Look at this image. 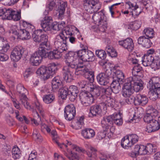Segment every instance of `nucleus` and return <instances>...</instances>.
I'll use <instances>...</instances> for the list:
<instances>
[{
	"instance_id": "27",
	"label": "nucleus",
	"mask_w": 160,
	"mask_h": 160,
	"mask_svg": "<svg viewBox=\"0 0 160 160\" xmlns=\"http://www.w3.org/2000/svg\"><path fill=\"white\" fill-rule=\"evenodd\" d=\"M148 102V98L145 95L140 94H137L135 99V105H141L144 106L146 105Z\"/></svg>"
},
{
	"instance_id": "23",
	"label": "nucleus",
	"mask_w": 160,
	"mask_h": 160,
	"mask_svg": "<svg viewBox=\"0 0 160 160\" xmlns=\"http://www.w3.org/2000/svg\"><path fill=\"white\" fill-rule=\"evenodd\" d=\"M109 77L103 73L99 74L97 76V79L98 83L101 85L107 86L109 83Z\"/></svg>"
},
{
	"instance_id": "25",
	"label": "nucleus",
	"mask_w": 160,
	"mask_h": 160,
	"mask_svg": "<svg viewBox=\"0 0 160 160\" xmlns=\"http://www.w3.org/2000/svg\"><path fill=\"white\" fill-rule=\"evenodd\" d=\"M69 100L71 101H75L79 92L78 88L75 86H70L68 88Z\"/></svg>"
},
{
	"instance_id": "4",
	"label": "nucleus",
	"mask_w": 160,
	"mask_h": 160,
	"mask_svg": "<svg viewBox=\"0 0 160 160\" xmlns=\"http://www.w3.org/2000/svg\"><path fill=\"white\" fill-rule=\"evenodd\" d=\"M57 69V65L54 63L49 64L48 67L42 66L37 71V74L40 75L44 80L52 77Z\"/></svg>"
},
{
	"instance_id": "16",
	"label": "nucleus",
	"mask_w": 160,
	"mask_h": 160,
	"mask_svg": "<svg viewBox=\"0 0 160 160\" xmlns=\"http://www.w3.org/2000/svg\"><path fill=\"white\" fill-rule=\"evenodd\" d=\"M12 33L14 35L17 37L22 40H27L30 39L31 37L29 31L26 29H20L17 30H12Z\"/></svg>"
},
{
	"instance_id": "15",
	"label": "nucleus",
	"mask_w": 160,
	"mask_h": 160,
	"mask_svg": "<svg viewBox=\"0 0 160 160\" xmlns=\"http://www.w3.org/2000/svg\"><path fill=\"white\" fill-rule=\"evenodd\" d=\"M24 51V49L22 47H16L11 52V59L14 62L18 61L22 56Z\"/></svg>"
},
{
	"instance_id": "1",
	"label": "nucleus",
	"mask_w": 160,
	"mask_h": 160,
	"mask_svg": "<svg viewBox=\"0 0 160 160\" xmlns=\"http://www.w3.org/2000/svg\"><path fill=\"white\" fill-rule=\"evenodd\" d=\"M84 6L87 12L90 13H94L92 19L95 21L100 23L103 20H105L106 18L102 12H97L101 7L99 0H85Z\"/></svg>"
},
{
	"instance_id": "30",
	"label": "nucleus",
	"mask_w": 160,
	"mask_h": 160,
	"mask_svg": "<svg viewBox=\"0 0 160 160\" xmlns=\"http://www.w3.org/2000/svg\"><path fill=\"white\" fill-rule=\"evenodd\" d=\"M66 50L57 49L51 51L48 54V58L50 59H58L62 56V53Z\"/></svg>"
},
{
	"instance_id": "3",
	"label": "nucleus",
	"mask_w": 160,
	"mask_h": 160,
	"mask_svg": "<svg viewBox=\"0 0 160 160\" xmlns=\"http://www.w3.org/2000/svg\"><path fill=\"white\" fill-rule=\"evenodd\" d=\"M68 53L70 57L77 63L78 58L84 62H87V64L89 62L93 61L94 59V56L92 52L87 49H83L77 51L76 52H69Z\"/></svg>"
},
{
	"instance_id": "33",
	"label": "nucleus",
	"mask_w": 160,
	"mask_h": 160,
	"mask_svg": "<svg viewBox=\"0 0 160 160\" xmlns=\"http://www.w3.org/2000/svg\"><path fill=\"white\" fill-rule=\"evenodd\" d=\"M138 43L141 44L143 47L149 48L151 46L152 43L148 38H146L144 36L139 37L138 40Z\"/></svg>"
},
{
	"instance_id": "44",
	"label": "nucleus",
	"mask_w": 160,
	"mask_h": 160,
	"mask_svg": "<svg viewBox=\"0 0 160 160\" xmlns=\"http://www.w3.org/2000/svg\"><path fill=\"white\" fill-rule=\"evenodd\" d=\"M42 98L44 102L47 104H49L54 101L55 97L53 94H50L44 95Z\"/></svg>"
},
{
	"instance_id": "34",
	"label": "nucleus",
	"mask_w": 160,
	"mask_h": 160,
	"mask_svg": "<svg viewBox=\"0 0 160 160\" xmlns=\"http://www.w3.org/2000/svg\"><path fill=\"white\" fill-rule=\"evenodd\" d=\"M42 58L37 53L32 54L30 58V62L33 66H37L41 62Z\"/></svg>"
},
{
	"instance_id": "11",
	"label": "nucleus",
	"mask_w": 160,
	"mask_h": 160,
	"mask_svg": "<svg viewBox=\"0 0 160 160\" xmlns=\"http://www.w3.org/2000/svg\"><path fill=\"white\" fill-rule=\"evenodd\" d=\"M126 5L128 6V8L131 9L132 10V11L130 12V13L128 10L122 11V12L123 14L126 15L127 16L128 14H129L132 15V17L134 18L139 16L142 11L139 9L138 6L136 4H134L131 2L129 1L126 2Z\"/></svg>"
},
{
	"instance_id": "47",
	"label": "nucleus",
	"mask_w": 160,
	"mask_h": 160,
	"mask_svg": "<svg viewBox=\"0 0 160 160\" xmlns=\"http://www.w3.org/2000/svg\"><path fill=\"white\" fill-rule=\"evenodd\" d=\"M120 3H118L114 4L109 7V11L111 12L112 17L113 18H118L119 16H117L116 14L118 13H119L120 15H121L119 11H118L117 12H115V9L116 8V7H115V6L120 5Z\"/></svg>"
},
{
	"instance_id": "63",
	"label": "nucleus",
	"mask_w": 160,
	"mask_h": 160,
	"mask_svg": "<svg viewBox=\"0 0 160 160\" xmlns=\"http://www.w3.org/2000/svg\"><path fill=\"white\" fill-rule=\"evenodd\" d=\"M78 84L80 87L81 88H84L87 87L90 88V84H92L90 82L89 83L88 81L85 80H83L78 82Z\"/></svg>"
},
{
	"instance_id": "31",
	"label": "nucleus",
	"mask_w": 160,
	"mask_h": 160,
	"mask_svg": "<svg viewBox=\"0 0 160 160\" xmlns=\"http://www.w3.org/2000/svg\"><path fill=\"white\" fill-rule=\"evenodd\" d=\"M74 28L75 27L73 26L67 27L62 30L60 34L64 38V39L67 40L69 37L73 35Z\"/></svg>"
},
{
	"instance_id": "48",
	"label": "nucleus",
	"mask_w": 160,
	"mask_h": 160,
	"mask_svg": "<svg viewBox=\"0 0 160 160\" xmlns=\"http://www.w3.org/2000/svg\"><path fill=\"white\" fill-rule=\"evenodd\" d=\"M146 36L148 38H152L154 36V31L152 28H146L143 32Z\"/></svg>"
},
{
	"instance_id": "58",
	"label": "nucleus",
	"mask_w": 160,
	"mask_h": 160,
	"mask_svg": "<svg viewBox=\"0 0 160 160\" xmlns=\"http://www.w3.org/2000/svg\"><path fill=\"white\" fill-rule=\"evenodd\" d=\"M23 24L24 27H26V29L30 32H32L34 29L35 27L32 24L26 21H23Z\"/></svg>"
},
{
	"instance_id": "22",
	"label": "nucleus",
	"mask_w": 160,
	"mask_h": 160,
	"mask_svg": "<svg viewBox=\"0 0 160 160\" xmlns=\"http://www.w3.org/2000/svg\"><path fill=\"white\" fill-rule=\"evenodd\" d=\"M50 46L48 45H44L40 44L38 48V50L35 52L41 57L42 59L43 58H45L48 56V52L47 50L50 49Z\"/></svg>"
},
{
	"instance_id": "40",
	"label": "nucleus",
	"mask_w": 160,
	"mask_h": 160,
	"mask_svg": "<svg viewBox=\"0 0 160 160\" xmlns=\"http://www.w3.org/2000/svg\"><path fill=\"white\" fill-rule=\"evenodd\" d=\"M4 39L2 38H0V51L2 52H6L9 48L8 43L4 41Z\"/></svg>"
},
{
	"instance_id": "13",
	"label": "nucleus",
	"mask_w": 160,
	"mask_h": 160,
	"mask_svg": "<svg viewBox=\"0 0 160 160\" xmlns=\"http://www.w3.org/2000/svg\"><path fill=\"white\" fill-rule=\"evenodd\" d=\"M79 98L82 104L85 107L89 106L93 102L94 100V98L91 97L90 92H87L80 93Z\"/></svg>"
},
{
	"instance_id": "57",
	"label": "nucleus",
	"mask_w": 160,
	"mask_h": 160,
	"mask_svg": "<svg viewBox=\"0 0 160 160\" xmlns=\"http://www.w3.org/2000/svg\"><path fill=\"white\" fill-rule=\"evenodd\" d=\"M96 55L99 58L104 60L107 56L106 52L102 50H98L96 51Z\"/></svg>"
},
{
	"instance_id": "60",
	"label": "nucleus",
	"mask_w": 160,
	"mask_h": 160,
	"mask_svg": "<svg viewBox=\"0 0 160 160\" xmlns=\"http://www.w3.org/2000/svg\"><path fill=\"white\" fill-rule=\"evenodd\" d=\"M70 153L67 156L69 160H79V157L78 154L75 152H72L71 151Z\"/></svg>"
},
{
	"instance_id": "29",
	"label": "nucleus",
	"mask_w": 160,
	"mask_h": 160,
	"mask_svg": "<svg viewBox=\"0 0 160 160\" xmlns=\"http://www.w3.org/2000/svg\"><path fill=\"white\" fill-rule=\"evenodd\" d=\"M132 83L134 91L137 92L143 89V82L141 80H138L135 77H132Z\"/></svg>"
},
{
	"instance_id": "45",
	"label": "nucleus",
	"mask_w": 160,
	"mask_h": 160,
	"mask_svg": "<svg viewBox=\"0 0 160 160\" xmlns=\"http://www.w3.org/2000/svg\"><path fill=\"white\" fill-rule=\"evenodd\" d=\"M65 25V23L64 22H54L52 23V28L54 30L59 31L63 28Z\"/></svg>"
},
{
	"instance_id": "55",
	"label": "nucleus",
	"mask_w": 160,
	"mask_h": 160,
	"mask_svg": "<svg viewBox=\"0 0 160 160\" xmlns=\"http://www.w3.org/2000/svg\"><path fill=\"white\" fill-rule=\"evenodd\" d=\"M141 26V22L140 21H135L132 24H130L128 29H131L132 30H136L138 29Z\"/></svg>"
},
{
	"instance_id": "18",
	"label": "nucleus",
	"mask_w": 160,
	"mask_h": 160,
	"mask_svg": "<svg viewBox=\"0 0 160 160\" xmlns=\"http://www.w3.org/2000/svg\"><path fill=\"white\" fill-rule=\"evenodd\" d=\"M119 45L127 49L128 51L132 52L134 48V44L132 39L127 38L126 39L118 42Z\"/></svg>"
},
{
	"instance_id": "49",
	"label": "nucleus",
	"mask_w": 160,
	"mask_h": 160,
	"mask_svg": "<svg viewBox=\"0 0 160 160\" xmlns=\"http://www.w3.org/2000/svg\"><path fill=\"white\" fill-rule=\"evenodd\" d=\"M12 157L14 159L19 158L21 155V153L18 147H14L12 149Z\"/></svg>"
},
{
	"instance_id": "24",
	"label": "nucleus",
	"mask_w": 160,
	"mask_h": 160,
	"mask_svg": "<svg viewBox=\"0 0 160 160\" xmlns=\"http://www.w3.org/2000/svg\"><path fill=\"white\" fill-rule=\"evenodd\" d=\"M101 112V107L100 105L95 104L90 107L89 116L90 117H94L100 114Z\"/></svg>"
},
{
	"instance_id": "38",
	"label": "nucleus",
	"mask_w": 160,
	"mask_h": 160,
	"mask_svg": "<svg viewBox=\"0 0 160 160\" xmlns=\"http://www.w3.org/2000/svg\"><path fill=\"white\" fill-rule=\"evenodd\" d=\"M62 82L61 78L59 76H57L54 78L52 80V84L53 89L58 88L61 85Z\"/></svg>"
},
{
	"instance_id": "46",
	"label": "nucleus",
	"mask_w": 160,
	"mask_h": 160,
	"mask_svg": "<svg viewBox=\"0 0 160 160\" xmlns=\"http://www.w3.org/2000/svg\"><path fill=\"white\" fill-rule=\"evenodd\" d=\"M147 154H152L156 151L157 146L155 144H148L146 146Z\"/></svg>"
},
{
	"instance_id": "8",
	"label": "nucleus",
	"mask_w": 160,
	"mask_h": 160,
	"mask_svg": "<svg viewBox=\"0 0 160 160\" xmlns=\"http://www.w3.org/2000/svg\"><path fill=\"white\" fill-rule=\"evenodd\" d=\"M72 148L76 151L79 152H82L83 153H86L88 157L90 158L88 160H96L98 158L97 152V150L92 147L88 148V150L87 151L83 148L80 147L76 145H73L72 146Z\"/></svg>"
},
{
	"instance_id": "54",
	"label": "nucleus",
	"mask_w": 160,
	"mask_h": 160,
	"mask_svg": "<svg viewBox=\"0 0 160 160\" xmlns=\"http://www.w3.org/2000/svg\"><path fill=\"white\" fill-rule=\"evenodd\" d=\"M146 113L154 117L158 114L157 110L151 106L148 107L147 109Z\"/></svg>"
},
{
	"instance_id": "6",
	"label": "nucleus",
	"mask_w": 160,
	"mask_h": 160,
	"mask_svg": "<svg viewBox=\"0 0 160 160\" xmlns=\"http://www.w3.org/2000/svg\"><path fill=\"white\" fill-rule=\"evenodd\" d=\"M147 87L150 92L153 95L156 94L160 98V78L159 77L152 78L147 84Z\"/></svg>"
},
{
	"instance_id": "9",
	"label": "nucleus",
	"mask_w": 160,
	"mask_h": 160,
	"mask_svg": "<svg viewBox=\"0 0 160 160\" xmlns=\"http://www.w3.org/2000/svg\"><path fill=\"white\" fill-rule=\"evenodd\" d=\"M90 65L88 63L87 64L80 65L79 69L78 71L80 73L84 75V77L88 80L91 83H92L94 79V72L89 69Z\"/></svg>"
},
{
	"instance_id": "43",
	"label": "nucleus",
	"mask_w": 160,
	"mask_h": 160,
	"mask_svg": "<svg viewBox=\"0 0 160 160\" xmlns=\"http://www.w3.org/2000/svg\"><path fill=\"white\" fill-rule=\"evenodd\" d=\"M59 98H61L62 99H65L68 95L69 96V93L68 88L63 87L60 89L59 90Z\"/></svg>"
},
{
	"instance_id": "14",
	"label": "nucleus",
	"mask_w": 160,
	"mask_h": 160,
	"mask_svg": "<svg viewBox=\"0 0 160 160\" xmlns=\"http://www.w3.org/2000/svg\"><path fill=\"white\" fill-rule=\"evenodd\" d=\"M28 99H25L22 101H20V102L23 105L25 108L27 109L31 110L34 109H37L41 115L43 114V110L42 108V106L41 105L39 102L38 101H35L33 103L32 106L29 105V103L27 101Z\"/></svg>"
},
{
	"instance_id": "61",
	"label": "nucleus",
	"mask_w": 160,
	"mask_h": 160,
	"mask_svg": "<svg viewBox=\"0 0 160 160\" xmlns=\"http://www.w3.org/2000/svg\"><path fill=\"white\" fill-rule=\"evenodd\" d=\"M17 90L18 92L20 94L25 93L27 91L23 86L21 84H19L17 86Z\"/></svg>"
},
{
	"instance_id": "52",
	"label": "nucleus",
	"mask_w": 160,
	"mask_h": 160,
	"mask_svg": "<svg viewBox=\"0 0 160 160\" xmlns=\"http://www.w3.org/2000/svg\"><path fill=\"white\" fill-rule=\"evenodd\" d=\"M99 26V30L102 32H105L108 27V24L106 21V18L105 20H103L100 23H98Z\"/></svg>"
},
{
	"instance_id": "19",
	"label": "nucleus",
	"mask_w": 160,
	"mask_h": 160,
	"mask_svg": "<svg viewBox=\"0 0 160 160\" xmlns=\"http://www.w3.org/2000/svg\"><path fill=\"white\" fill-rule=\"evenodd\" d=\"M160 128V123L158 120L154 119L147 126L146 131L150 133L154 132Z\"/></svg>"
},
{
	"instance_id": "7",
	"label": "nucleus",
	"mask_w": 160,
	"mask_h": 160,
	"mask_svg": "<svg viewBox=\"0 0 160 160\" xmlns=\"http://www.w3.org/2000/svg\"><path fill=\"white\" fill-rule=\"evenodd\" d=\"M45 32L43 29H38L34 31L32 34V38L34 41L39 42H42L40 44L48 45L50 46V43L48 42V37L46 34L43 33Z\"/></svg>"
},
{
	"instance_id": "62",
	"label": "nucleus",
	"mask_w": 160,
	"mask_h": 160,
	"mask_svg": "<svg viewBox=\"0 0 160 160\" xmlns=\"http://www.w3.org/2000/svg\"><path fill=\"white\" fill-rule=\"evenodd\" d=\"M125 97L126 98L125 101L127 104H130L134 103L135 105V99L136 98V97H134L132 95H131L129 96Z\"/></svg>"
},
{
	"instance_id": "2",
	"label": "nucleus",
	"mask_w": 160,
	"mask_h": 160,
	"mask_svg": "<svg viewBox=\"0 0 160 160\" xmlns=\"http://www.w3.org/2000/svg\"><path fill=\"white\" fill-rule=\"evenodd\" d=\"M65 58L66 66L63 67L62 73L64 80L67 82H69L72 79L74 73L77 71L78 72L80 65L77 64L68 53L66 54Z\"/></svg>"
},
{
	"instance_id": "26",
	"label": "nucleus",
	"mask_w": 160,
	"mask_h": 160,
	"mask_svg": "<svg viewBox=\"0 0 160 160\" xmlns=\"http://www.w3.org/2000/svg\"><path fill=\"white\" fill-rule=\"evenodd\" d=\"M101 98L103 102L101 104H104L105 107L107 108L108 107L113 108L114 107L115 101L113 98L107 97L105 95H102Z\"/></svg>"
},
{
	"instance_id": "41",
	"label": "nucleus",
	"mask_w": 160,
	"mask_h": 160,
	"mask_svg": "<svg viewBox=\"0 0 160 160\" xmlns=\"http://www.w3.org/2000/svg\"><path fill=\"white\" fill-rule=\"evenodd\" d=\"M128 136L124 137L121 140V145L124 148L128 149L132 146V144L129 139Z\"/></svg>"
},
{
	"instance_id": "5",
	"label": "nucleus",
	"mask_w": 160,
	"mask_h": 160,
	"mask_svg": "<svg viewBox=\"0 0 160 160\" xmlns=\"http://www.w3.org/2000/svg\"><path fill=\"white\" fill-rule=\"evenodd\" d=\"M3 19H12L15 21L19 20L21 18L20 11H15L12 8H0V17Z\"/></svg>"
},
{
	"instance_id": "50",
	"label": "nucleus",
	"mask_w": 160,
	"mask_h": 160,
	"mask_svg": "<svg viewBox=\"0 0 160 160\" xmlns=\"http://www.w3.org/2000/svg\"><path fill=\"white\" fill-rule=\"evenodd\" d=\"M105 50L107 53L112 57H115L117 56V53L114 48L110 46L107 47Z\"/></svg>"
},
{
	"instance_id": "64",
	"label": "nucleus",
	"mask_w": 160,
	"mask_h": 160,
	"mask_svg": "<svg viewBox=\"0 0 160 160\" xmlns=\"http://www.w3.org/2000/svg\"><path fill=\"white\" fill-rule=\"evenodd\" d=\"M110 157V155L102 152H100L99 156L100 160H108Z\"/></svg>"
},
{
	"instance_id": "37",
	"label": "nucleus",
	"mask_w": 160,
	"mask_h": 160,
	"mask_svg": "<svg viewBox=\"0 0 160 160\" xmlns=\"http://www.w3.org/2000/svg\"><path fill=\"white\" fill-rule=\"evenodd\" d=\"M143 72L142 67L139 64L135 65L132 70V74L134 76L142 77L143 76Z\"/></svg>"
},
{
	"instance_id": "39",
	"label": "nucleus",
	"mask_w": 160,
	"mask_h": 160,
	"mask_svg": "<svg viewBox=\"0 0 160 160\" xmlns=\"http://www.w3.org/2000/svg\"><path fill=\"white\" fill-rule=\"evenodd\" d=\"M118 66H115L113 68L116 71L113 72L115 74V77L117 78V81H122L124 78V74L121 71L118 69Z\"/></svg>"
},
{
	"instance_id": "53",
	"label": "nucleus",
	"mask_w": 160,
	"mask_h": 160,
	"mask_svg": "<svg viewBox=\"0 0 160 160\" xmlns=\"http://www.w3.org/2000/svg\"><path fill=\"white\" fill-rule=\"evenodd\" d=\"M132 77H130L127 78L126 82L123 84L122 88H128V89H132L134 90L132 81Z\"/></svg>"
},
{
	"instance_id": "21",
	"label": "nucleus",
	"mask_w": 160,
	"mask_h": 160,
	"mask_svg": "<svg viewBox=\"0 0 160 160\" xmlns=\"http://www.w3.org/2000/svg\"><path fill=\"white\" fill-rule=\"evenodd\" d=\"M112 116H106L103 118L101 121V124L103 128V131H106L109 128V126H111L113 124Z\"/></svg>"
},
{
	"instance_id": "56",
	"label": "nucleus",
	"mask_w": 160,
	"mask_h": 160,
	"mask_svg": "<svg viewBox=\"0 0 160 160\" xmlns=\"http://www.w3.org/2000/svg\"><path fill=\"white\" fill-rule=\"evenodd\" d=\"M134 92V90H132V89L122 88V94L124 97H127L132 95Z\"/></svg>"
},
{
	"instance_id": "42",
	"label": "nucleus",
	"mask_w": 160,
	"mask_h": 160,
	"mask_svg": "<svg viewBox=\"0 0 160 160\" xmlns=\"http://www.w3.org/2000/svg\"><path fill=\"white\" fill-rule=\"evenodd\" d=\"M135 149L136 152H138V154L144 155L147 154L146 146L136 145L135 146Z\"/></svg>"
},
{
	"instance_id": "32",
	"label": "nucleus",
	"mask_w": 160,
	"mask_h": 160,
	"mask_svg": "<svg viewBox=\"0 0 160 160\" xmlns=\"http://www.w3.org/2000/svg\"><path fill=\"white\" fill-rule=\"evenodd\" d=\"M81 134L85 139H89L94 137L95 132L92 129L86 128L82 130Z\"/></svg>"
},
{
	"instance_id": "59",
	"label": "nucleus",
	"mask_w": 160,
	"mask_h": 160,
	"mask_svg": "<svg viewBox=\"0 0 160 160\" xmlns=\"http://www.w3.org/2000/svg\"><path fill=\"white\" fill-rule=\"evenodd\" d=\"M128 136V138H129L131 143H132V146L136 143L138 141V137L135 134H132Z\"/></svg>"
},
{
	"instance_id": "28",
	"label": "nucleus",
	"mask_w": 160,
	"mask_h": 160,
	"mask_svg": "<svg viewBox=\"0 0 160 160\" xmlns=\"http://www.w3.org/2000/svg\"><path fill=\"white\" fill-rule=\"evenodd\" d=\"M119 81H117L116 79L113 80L112 83L110 84V88L108 85L107 87L110 88V90H108L107 92L110 91L111 90L112 92L115 93H118L121 90V87L119 82Z\"/></svg>"
},
{
	"instance_id": "36",
	"label": "nucleus",
	"mask_w": 160,
	"mask_h": 160,
	"mask_svg": "<svg viewBox=\"0 0 160 160\" xmlns=\"http://www.w3.org/2000/svg\"><path fill=\"white\" fill-rule=\"evenodd\" d=\"M155 59L152 56L144 55L142 59V64L144 66L147 67L151 65Z\"/></svg>"
},
{
	"instance_id": "12",
	"label": "nucleus",
	"mask_w": 160,
	"mask_h": 160,
	"mask_svg": "<svg viewBox=\"0 0 160 160\" xmlns=\"http://www.w3.org/2000/svg\"><path fill=\"white\" fill-rule=\"evenodd\" d=\"M76 114L75 107L73 104H70L66 106L64 109L65 119L69 121L73 119Z\"/></svg>"
},
{
	"instance_id": "17",
	"label": "nucleus",
	"mask_w": 160,
	"mask_h": 160,
	"mask_svg": "<svg viewBox=\"0 0 160 160\" xmlns=\"http://www.w3.org/2000/svg\"><path fill=\"white\" fill-rule=\"evenodd\" d=\"M67 40L64 39V38L60 34L57 35L54 41V45L56 48L62 49L66 50L67 47Z\"/></svg>"
},
{
	"instance_id": "10",
	"label": "nucleus",
	"mask_w": 160,
	"mask_h": 160,
	"mask_svg": "<svg viewBox=\"0 0 160 160\" xmlns=\"http://www.w3.org/2000/svg\"><path fill=\"white\" fill-rule=\"evenodd\" d=\"M90 94L93 98L100 96L101 92L107 94H109V92H107L108 90H110L108 88H102L92 83V84H90Z\"/></svg>"
},
{
	"instance_id": "51",
	"label": "nucleus",
	"mask_w": 160,
	"mask_h": 160,
	"mask_svg": "<svg viewBox=\"0 0 160 160\" xmlns=\"http://www.w3.org/2000/svg\"><path fill=\"white\" fill-rule=\"evenodd\" d=\"M153 63H152L151 65L153 66V68L154 70L158 69L160 68V58L159 56H156L155 59L153 61Z\"/></svg>"
},
{
	"instance_id": "35",
	"label": "nucleus",
	"mask_w": 160,
	"mask_h": 160,
	"mask_svg": "<svg viewBox=\"0 0 160 160\" xmlns=\"http://www.w3.org/2000/svg\"><path fill=\"white\" fill-rule=\"evenodd\" d=\"M59 4L58 5V18L62 19L65 11V8L67 6V3L66 2L61 0H59Z\"/></svg>"
},
{
	"instance_id": "20",
	"label": "nucleus",
	"mask_w": 160,
	"mask_h": 160,
	"mask_svg": "<svg viewBox=\"0 0 160 160\" xmlns=\"http://www.w3.org/2000/svg\"><path fill=\"white\" fill-rule=\"evenodd\" d=\"M52 22V18L51 17L45 16L43 20L41 22V26L45 32L50 30Z\"/></svg>"
}]
</instances>
